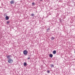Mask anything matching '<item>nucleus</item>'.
Masks as SVG:
<instances>
[{
	"mask_svg": "<svg viewBox=\"0 0 75 75\" xmlns=\"http://www.w3.org/2000/svg\"><path fill=\"white\" fill-rule=\"evenodd\" d=\"M8 62L9 64H11L12 62H13V61L12 59H9L8 60Z\"/></svg>",
	"mask_w": 75,
	"mask_h": 75,
	"instance_id": "obj_1",
	"label": "nucleus"
},
{
	"mask_svg": "<svg viewBox=\"0 0 75 75\" xmlns=\"http://www.w3.org/2000/svg\"><path fill=\"white\" fill-rule=\"evenodd\" d=\"M23 54L24 55H26V54H28V51L27 50H25L23 51Z\"/></svg>",
	"mask_w": 75,
	"mask_h": 75,
	"instance_id": "obj_2",
	"label": "nucleus"
},
{
	"mask_svg": "<svg viewBox=\"0 0 75 75\" xmlns=\"http://www.w3.org/2000/svg\"><path fill=\"white\" fill-rule=\"evenodd\" d=\"M11 55H8L6 56V58L7 59H11Z\"/></svg>",
	"mask_w": 75,
	"mask_h": 75,
	"instance_id": "obj_3",
	"label": "nucleus"
},
{
	"mask_svg": "<svg viewBox=\"0 0 75 75\" xmlns=\"http://www.w3.org/2000/svg\"><path fill=\"white\" fill-rule=\"evenodd\" d=\"M5 19L6 20H8L9 19V17L7 16H6L5 17Z\"/></svg>",
	"mask_w": 75,
	"mask_h": 75,
	"instance_id": "obj_4",
	"label": "nucleus"
},
{
	"mask_svg": "<svg viewBox=\"0 0 75 75\" xmlns=\"http://www.w3.org/2000/svg\"><path fill=\"white\" fill-rule=\"evenodd\" d=\"M49 57L50 58H52V57H53V55L52 54H50L49 55Z\"/></svg>",
	"mask_w": 75,
	"mask_h": 75,
	"instance_id": "obj_5",
	"label": "nucleus"
},
{
	"mask_svg": "<svg viewBox=\"0 0 75 75\" xmlns=\"http://www.w3.org/2000/svg\"><path fill=\"white\" fill-rule=\"evenodd\" d=\"M10 3L11 4H14V1H11L10 2Z\"/></svg>",
	"mask_w": 75,
	"mask_h": 75,
	"instance_id": "obj_6",
	"label": "nucleus"
},
{
	"mask_svg": "<svg viewBox=\"0 0 75 75\" xmlns=\"http://www.w3.org/2000/svg\"><path fill=\"white\" fill-rule=\"evenodd\" d=\"M56 52H56V50H54L53 52V54H56Z\"/></svg>",
	"mask_w": 75,
	"mask_h": 75,
	"instance_id": "obj_7",
	"label": "nucleus"
},
{
	"mask_svg": "<svg viewBox=\"0 0 75 75\" xmlns=\"http://www.w3.org/2000/svg\"><path fill=\"white\" fill-rule=\"evenodd\" d=\"M50 66L52 67V68H53V67H54V65H53L52 64H51Z\"/></svg>",
	"mask_w": 75,
	"mask_h": 75,
	"instance_id": "obj_8",
	"label": "nucleus"
},
{
	"mask_svg": "<svg viewBox=\"0 0 75 75\" xmlns=\"http://www.w3.org/2000/svg\"><path fill=\"white\" fill-rule=\"evenodd\" d=\"M54 39H55V38L54 37H52L51 38V39L52 40H54Z\"/></svg>",
	"mask_w": 75,
	"mask_h": 75,
	"instance_id": "obj_9",
	"label": "nucleus"
},
{
	"mask_svg": "<svg viewBox=\"0 0 75 75\" xmlns=\"http://www.w3.org/2000/svg\"><path fill=\"white\" fill-rule=\"evenodd\" d=\"M24 66H27V63L25 62H24Z\"/></svg>",
	"mask_w": 75,
	"mask_h": 75,
	"instance_id": "obj_10",
	"label": "nucleus"
},
{
	"mask_svg": "<svg viewBox=\"0 0 75 75\" xmlns=\"http://www.w3.org/2000/svg\"><path fill=\"white\" fill-rule=\"evenodd\" d=\"M46 30L47 32H48V31H49V30H50V27H49V28H48Z\"/></svg>",
	"mask_w": 75,
	"mask_h": 75,
	"instance_id": "obj_11",
	"label": "nucleus"
},
{
	"mask_svg": "<svg viewBox=\"0 0 75 75\" xmlns=\"http://www.w3.org/2000/svg\"><path fill=\"white\" fill-rule=\"evenodd\" d=\"M30 16H34V13H32V14H31L30 15Z\"/></svg>",
	"mask_w": 75,
	"mask_h": 75,
	"instance_id": "obj_12",
	"label": "nucleus"
},
{
	"mask_svg": "<svg viewBox=\"0 0 75 75\" xmlns=\"http://www.w3.org/2000/svg\"><path fill=\"white\" fill-rule=\"evenodd\" d=\"M47 73H48V74H49V73L50 72V71L48 70L47 71Z\"/></svg>",
	"mask_w": 75,
	"mask_h": 75,
	"instance_id": "obj_13",
	"label": "nucleus"
},
{
	"mask_svg": "<svg viewBox=\"0 0 75 75\" xmlns=\"http://www.w3.org/2000/svg\"><path fill=\"white\" fill-rule=\"evenodd\" d=\"M9 23H10V21H7L6 22V23H7V24H8Z\"/></svg>",
	"mask_w": 75,
	"mask_h": 75,
	"instance_id": "obj_14",
	"label": "nucleus"
},
{
	"mask_svg": "<svg viewBox=\"0 0 75 75\" xmlns=\"http://www.w3.org/2000/svg\"><path fill=\"white\" fill-rule=\"evenodd\" d=\"M32 5H34V4H35V3H34V2H33L32 3Z\"/></svg>",
	"mask_w": 75,
	"mask_h": 75,
	"instance_id": "obj_15",
	"label": "nucleus"
},
{
	"mask_svg": "<svg viewBox=\"0 0 75 75\" xmlns=\"http://www.w3.org/2000/svg\"><path fill=\"white\" fill-rule=\"evenodd\" d=\"M30 59V57H28V58L27 59Z\"/></svg>",
	"mask_w": 75,
	"mask_h": 75,
	"instance_id": "obj_16",
	"label": "nucleus"
},
{
	"mask_svg": "<svg viewBox=\"0 0 75 75\" xmlns=\"http://www.w3.org/2000/svg\"><path fill=\"white\" fill-rule=\"evenodd\" d=\"M60 22H61V19H60Z\"/></svg>",
	"mask_w": 75,
	"mask_h": 75,
	"instance_id": "obj_17",
	"label": "nucleus"
},
{
	"mask_svg": "<svg viewBox=\"0 0 75 75\" xmlns=\"http://www.w3.org/2000/svg\"><path fill=\"white\" fill-rule=\"evenodd\" d=\"M40 0V1H42V0Z\"/></svg>",
	"mask_w": 75,
	"mask_h": 75,
	"instance_id": "obj_18",
	"label": "nucleus"
}]
</instances>
